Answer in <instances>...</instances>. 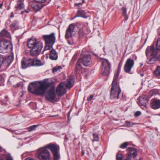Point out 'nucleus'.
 <instances>
[{
    "label": "nucleus",
    "mask_w": 160,
    "mask_h": 160,
    "mask_svg": "<svg viewBox=\"0 0 160 160\" xmlns=\"http://www.w3.org/2000/svg\"><path fill=\"white\" fill-rule=\"evenodd\" d=\"M49 86L48 83L45 81L31 82L28 87L31 93L38 95H43Z\"/></svg>",
    "instance_id": "f257e3e1"
},
{
    "label": "nucleus",
    "mask_w": 160,
    "mask_h": 160,
    "mask_svg": "<svg viewBox=\"0 0 160 160\" xmlns=\"http://www.w3.org/2000/svg\"><path fill=\"white\" fill-rule=\"evenodd\" d=\"M119 74V72L118 71L114 75L111 90L110 98L112 99H118L121 92L118 79Z\"/></svg>",
    "instance_id": "f03ea898"
},
{
    "label": "nucleus",
    "mask_w": 160,
    "mask_h": 160,
    "mask_svg": "<svg viewBox=\"0 0 160 160\" xmlns=\"http://www.w3.org/2000/svg\"><path fill=\"white\" fill-rule=\"evenodd\" d=\"M27 45L29 48L31 49L30 51V54L33 56L38 55L43 47L42 43L37 42L36 39H31L28 40Z\"/></svg>",
    "instance_id": "7ed1b4c3"
},
{
    "label": "nucleus",
    "mask_w": 160,
    "mask_h": 160,
    "mask_svg": "<svg viewBox=\"0 0 160 160\" xmlns=\"http://www.w3.org/2000/svg\"><path fill=\"white\" fill-rule=\"evenodd\" d=\"M45 148L51 151L53 156L54 160H59L60 159V147L58 145L50 143L46 145Z\"/></svg>",
    "instance_id": "20e7f679"
},
{
    "label": "nucleus",
    "mask_w": 160,
    "mask_h": 160,
    "mask_svg": "<svg viewBox=\"0 0 160 160\" xmlns=\"http://www.w3.org/2000/svg\"><path fill=\"white\" fill-rule=\"evenodd\" d=\"M47 148L45 146L38 150V157L39 160H50V153Z\"/></svg>",
    "instance_id": "39448f33"
},
{
    "label": "nucleus",
    "mask_w": 160,
    "mask_h": 160,
    "mask_svg": "<svg viewBox=\"0 0 160 160\" xmlns=\"http://www.w3.org/2000/svg\"><path fill=\"white\" fill-rule=\"evenodd\" d=\"M10 42L8 39H0V52L5 53L8 52V49L11 47Z\"/></svg>",
    "instance_id": "423d86ee"
},
{
    "label": "nucleus",
    "mask_w": 160,
    "mask_h": 160,
    "mask_svg": "<svg viewBox=\"0 0 160 160\" xmlns=\"http://www.w3.org/2000/svg\"><path fill=\"white\" fill-rule=\"evenodd\" d=\"M110 64L108 61L104 59L102 62V74L103 76L108 75L110 73Z\"/></svg>",
    "instance_id": "0eeeda50"
},
{
    "label": "nucleus",
    "mask_w": 160,
    "mask_h": 160,
    "mask_svg": "<svg viewBox=\"0 0 160 160\" xmlns=\"http://www.w3.org/2000/svg\"><path fill=\"white\" fill-rule=\"evenodd\" d=\"M43 38L45 43L50 45H53L56 40V37L54 32H52L49 35H44Z\"/></svg>",
    "instance_id": "6e6552de"
},
{
    "label": "nucleus",
    "mask_w": 160,
    "mask_h": 160,
    "mask_svg": "<svg viewBox=\"0 0 160 160\" xmlns=\"http://www.w3.org/2000/svg\"><path fill=\"white\" fill-rule=\"evenodd\" d=\"M134 61L131 58H128L126 61L124 67V71L130 73L132 68L134 66Z\"/></svg>",
    "instance_id": "1a4fd4ad"
},
{
    "label": "nucleus",
    "mask_w": 160,
    "mask_h": 160,
    "mask_svg": "<svg viewBox=\"0 0 160 160\" xmlns=\"http://www.w3.org/2000/svg\"><path fill=\"white\" fill-rule=\"evenodd\" d=\"M78 60H80L81 63L85 67L90 66L92 63L91 56L89 55H85L82 58H80Z\"/></svg>",
    "instance_id": "9d476101"
},
{
    "label": "nucleus",
    "mask_w": 160,
    "mask_h": 160,
    "mask_svg": "<svg viewBox=\"0 0 160 160\" xmlns=\"http://www.w3.org/2000/svg\"><path fill=\"white\" fill-rule=\"evenodd\" d=\"M65 85V82H62L60 83L57 86L56 89V93L58 96H61L66 93V90Z\"/></svg>",
    "instance_id": "9b49d317"
},
{
    "label": "nucleus",
    "mask_w": 160,
    "mask_h": 160,
    "mask_svg": "<svg viewBox=\"0 0 160 160\" xmlns=\"http://www.w3.org/2000/svg\"><path fill=\"white\" fill-rule=\"evenodd\" d=\"M74 28V24L72 23L69 25L66 31L65 38L66 39H69L73 36Z\"/></svg>",
    "instance_id": "f8f14e48"
},
{
    "label": "nucleus",
    "mask_w": 160,
    "mask_h": 160,
    "mask_svg": "<svg viewBox=\"0 0 160 160\" xmlns=\"http://www.w3.org/2000/svg\"><path fill=\"white\" fill-rule=\"evenodd\" d=\"M153 54L150 55L147 58V62L148 64H151L154 63L156 62L158 60V52H152Z\"/></svg>",
    "instance_id": "ddd939ff"
},
{
    "label": "nucleus",
    "mask_w": 160,
    "mask_h": 160,
    "mask_svg": "<svg viewBox=\"0 0 160 160\" xmlns=\"http://www.w3.org/2000/svg\"><path fill=\"white\" fill-rule=\"evenodd\" d=\"M32 59L28 58H24L21 61L22 68L25 69L28 67L32 66Z\"/></svg>",
    "instance_id": "4468645a"
},
{
    "label": "nucleus",
    "mask_w": 160,
    "mask_h": 160,
    "mask_svg": "<svg viewBox=\"0 0 160 160\" xmlns=\"http://www.w3.org/2000/svg\"><path fill=\"white\" fill-rule=\"evenodd\" d=\"M138 104L140 106H143L147 107V104L148 101V99L146 96H143L139 97Z\"/></svg>",
    "instance_id": "2eb2a0df"
},
{
    "label": "nucleus",
    "mask_w": 160,
    "mask_h": 160,
    "mask_svg": "<svg viewBox=\"0 0 160 160\" xmlns=\"http://www.w3.org/2000/svg\"><path fill=\"white\" fill-rule=\"evenodd\" d=\"M56 97L54 90L53 89H49L48 92V94L46 96V98L49 101L54 100Z\"/></svg>",
    "instance_id": "dca6fc26"
},
{
    "label": "nucleus",
    "mask_w": 160,
    "mask_h": 160,
    "mask_svg": "<svg viewBox=\"0 0 160 160\" xmlns=\"http://www.w3.org/2000/svg\"><path fill=\"white\" fill-rule=\"evenodd\" d=\"M6 38L11 39L10 34L7 30L3 29L0 33V39H7Z\"/></svg>",
    "instance_id": "f3484780"
},
{
    "label": "nucleus",
    "mask_w": 160,
    "mask_h": 160,
    "mask_svg": "<svg viewBox=\"0 0 160 160\" xmlns=\"http://www.w3.org/2000/svg\"><path fill=\"white\" fill-rule=\"evenodd\" d=\"M78 17H82L84 18H87L90 16V13L88 12H86L83 10H79L77 11Z\"/></svg>",
    "instance_id": "a211bd4d"
},
{
    "label": "nucleus",
    "mask_w": 160,
    "mask_h": 160,
    "mask_svg": "<svg viewBox=\"0 0 160 160\" xmlns=\"http://www.w3.org/2000/svg\"><path fill=\"white\" fill-rule=\"evenodd\" d=\"M29 5L36 11L40 10L43 7L42 5H39L36 4L35 2H29Z\"/></svg>",
    "instance_id": "6ab92c4d"
},
{
    "label": "nucleus",
    "mask_w": 160,
    "mask_h": 160,
    "mask_svg": "<svg viewBox=\"0 0 160 160\" xmlns=\"http://www.w3.org/2000/svg\"><path fill=\"white\" fill-rule=\"evenodd\" d=\"M49 58L52 60H57L58 58V54L55 50L53 49L50 51Z\"/></svg>",
    "instance_id": "aec40b11"
},
{
    "label": "nucleus",
    "mask_w": 160,
    "mask_h": 160,
    "mask_svg": "<svg viewBox=\"0 0 160 160\" xmlns=\"http://www.w3.org/2000/svg\"><path fill=\"white\" fill-rule=\"evenodd\" d=\"M157 52V50L154 48L153 45H152L150 47H148L146 50V55L147 57H148L149 54H153L152 52Z\"/></svg>",
    "instance_id": "412c9836"
},
{
    "label": "nucleus",
    "mask_w": 160,
    "mask_h": 160,
    "mask_svg": "<svg viewBox=\"0 0 160 160\" xmlns=\"http://www.w3.org/2000/svg\"><path fill=\"white\" fill-rule=\"evenodd\" d=\"M74 79L72 77H70L67 79V83H65V87L69 90L73 86L74 83Z\"/></svg>",
    "instance_id": "4be33fe9"
},
{
    "label": "nucleus",
    "mask_w": 160,
    "mask_h": 160,
    "mask_svg": "<svg viewBox=\"0 0 160 160\" xmlns=\"http://www.w3.org/2000/svg\"><path fill=\"white\" fill-rule=\"evenodd\" d=\"M128 150L130 151L128 156L130 158H135L137 155V151L136 150L132 148H128Z\"/></svg>",
    "instance_id": "5701e85b"
},
{
    "label": "nucleus",
    "mask_w": 160,
    "mask_h": 160,
    "mask_svg": "<svg viewBox=\"0 0 160 160\" xmlns=\"http://www.w3.org/2000/svg\"><path fill=\"white\" fill-rule=\"evenodd\" d=\"M32 66H40L43 64L40 60L36 58L32 59Z\"/></svg>",
    "instance_id": "b1692460"
},
{
    "label": "nucleus",
    "mask_w": 160,
    "mask_h": 160,
    "mask_svg": "<svg viewBox=\"0 0 160 160\" xmlns=\"http://www.w3.org/2000/svg\"><path fill=\"white\" fill-rule=\"evenodd\" d=\"M152 108L154 109L160 108V100H156L152 102L151 104Z\"/></svg>",
    "instance_id": "393cba45"
},
{
    "label": "nucleus",
    "mask_w": 160,
    "mask_h": 160,
    "mask_svg": "<svg viewBox=\"0 0 160 160\" xmlns=\"http://www.w3.org/2000/svg\"><path fill=\"white\" fill-rule=\"evenodd\" d=\"M24 7V3L22 1L19 0L17 2V3L15 8L16 10H20L23 9Z\"/></svg>",
    "instance_id": "a878e982"
},
{
    "label": "nucleus",
    "mask_w": 160,
    "mask_h": 160,
    "mask_svg": "<svg viewBox=\"0 0 160 160\" xmlns=\"http://www.w3.org/2000/svg\"><path fill=\"white\" fill-rule=\"evenodd\" d=\"M81 63L80 62V60H78L76 65V69L75 72L76 73V74H77L78 72H80L82 68Z\"/></svg>",
    "instance_id": "bb28decb"
},
{
    "label": "nucleus",
    "mask_w": 160,
    "mask_h": 160,
    "mask_svg": "<svg viewBox=\"0 0 160 160\" xmlns=\"http://www.w3.org/2000/svg\"><path fill=\"white\" fill-rule=\"evenodd\" d=\"M154 75L158 78H160V66H158L154 71Z\"/></svg>",
    "instance_id": "cd10ccee"
},
{
    "label": "nucleus",
    "mask_w": 160,
    "mask_h": 160,
    "mask_svg": "<svg viewBox=\"0 0 160 160\" xmlns=\"http://www.w3.org/2000/svg\"><path fill=\"white\" fill-rule=\"evenodd\" d=\"M93 137V139L92 140V141L93 142H98L99 141V138L98 134L95 133L92 134Z\"/></svg>",
    "instance_id": "c85d7f7f"
},
{
    "label": "nucleus",
    "mask_w": 160,
    "mask_h": 160,
    "mask_svg": "<svg viewBox=\"0 0 160 160\" xmlns=\"http://www.w3.org/2000/svg\"><path fill=\"white\" fill-rule=\"evenodd\" d=\"M62 69V67L60 66L56 67L53 68V73H55V72H58V71L60 72V70H61Z\"/></svg>",
    "instance_id": "c756f323"
},
{
    "label": "nucleus",
    "mask_w": 160,
    "mask_h": 160,
    "mask_svg": "<svg viewBox=\"0 0 160 160\" xmlns=\"http://www.w3.org/2000/svg\"><path fill=\"white\" fill-rule=\"evenodd\" d=\"M156 46L157 50L160 51V38L158 39Z\"/></svg>",
    "instance_id": "7c9ffc66"
},
{
    "label": "nucleus",
    "mask_w": 160,
    "mask_h": 160,
    "mask_svg": "<svg viewBox=\"0 0 160 160\" xmlns=\"http://www.w3.org/2000/svg\"><path fill=\"white\" fill-rule=\"evenodd\" d=\"M126 126L127 127H132L133 125L135 124V123L131 122H130L126 121L125 122Z\"/></svg>",
    "instance_id": "2f4dec72"
},
{
    "label": "nucleus",
    "mask_w": 160,
    "mask_h": 160,
    "mask_svg": "<svg viewBox=\"0 0 160 160\" xmlns=\"http://www.w3.org/2000/svg\"><path fill=\"white\" fill-rule=\"evenodd\" d=\"M128 145L127 142H125L122 144L120 146V147L122 149H124L126 148Z\"/></svg>",
    "instance_id": "473e14b6"
},
{
    "label": "nucleus",
    "mask_w": 160,
    "mask_h": 160,
    "mask_svg": "<svg viewBox=\"0 0 160 160\" xmlns=\"http://www.w3.org/2000/svg\"><path fill=\"white\" fill-rule=\"evenodd\" d=\"M37 127V125H33L29 127L28 128L29 131L31 132L32 130H34Z\"/></svg>",
    "instance_id": "72a5a7b5"
},
{
    "label": "nucleus",
    "mask_w": 160,
    "mask_h": 160,
    "mask_svg": "<svg viewBox=\"0 0 160 160\" xmlns=\"http://www.w3.org/2000/svg\"><path fill=\"white\" fill-rule=\"evenodd\" d=\"M46 45L44 48V51L49 50L50 48H51L52 47L53 45H48L47 43H45Z\"/></svg>",
    "instance_id": "f704fd0d"
},
{
    "label": "nucleus",
    "mask_w": 160,
    "mask_h": 160,
    "mask_svg": "<svg viewBox=\"0 0 160 160\" xmlns=\"http://www.w3.org/2000/svg\"><path fill=\"white\" fill-rule=\"evenodd\" d=\"M122 155L119 154L117 155V160H122Z\"/></svg>",
    "instance_id": "c9c22d12"
},
{
    "label": "nucleus",
    "mask_w": 160,
    "mask_h": 160,
    "mask_svg": "<svg viewBox=\"0 0 160 160\" xmlns=\"http://www.w3.org/2000/svg\"><path fill=\"white\" fill-rule=\"evenodd\" d=\"M18 22L17 21H14L11 25L12 28H14L18 24Z\"/></svg>",
    "instance_id": "e433bc0d"
},
{
    "label": "nucleus",
    "mask_w": 160,
    "mask_h": 160,
    "mask_svg": "<svg viewBox=\"0 0 160 160\" xmlns=\"http://www.w3.org/2000/svg\"><path fill=\"white\" fill-rule=\"evenodd\" d=\"M12 62V61L11 60H10L8 58H7L4 61V62H7L8 63V65H9Z\"/></svg>",
    "instance_id": "4c0bfd02"
},
{
    "label": "nucleus",
    "mask_w": 160,
    "mask_h": 160,
    "mask_svg": "<svg viewBox=\"0 0 160 160\" xmlns=\"http://www.w3.org/2000/svg\"><path fill=\"white\" fill-rule=\"evenodd\" d=\"M36 2L39 3H43L45 2L46 0H34Z\"/></svg>",
    "instance_id": "58836bf2"
},
{
    "label": "nucleus",
    "mask_w": 160,
    "mask_h": 160,
    "mask_svg": "<svg viewBox=\"0 0 160 160\" xmlns=\"http://www.w3.org/2000/svg\"><path fill=\"white\" fill-rule=\"evenodd\" d=\"M82 3H75V5L78 7V9H80L82 7Z\"/></svg>",
    "instance_id": "ea45409f"
},
{
    "label": "nucleus",
    "mask_w": 160,
    "mask_h": 160,
    "mask_svg": "<svg viewBox=\"0 0 160 160\" xmlns=\"http://www.w3.org/2000/svg\"><path fill=\"white\" fill-rule=\"evenodd\" d=\"M141 114V112L140 111H137L134 114V116L135 117H138L140 116Z\"/></svg>",
    "instance_id": "a19ab883"
},
{
    "label": "nucleus",
    "mask_w": 160,
    "mask_h": 160,
    "mask_svg": "<svg viewBox=\"0 0 160 160\" xmlns=\"http://www.w3.org/2000/svg\"><path fill=\"white\" fill-rule=\"evenodd\" d=\"M84 34V33L83 31H82L81 30H80L79 31V35L80 37H83Z\"/></svg>",
    "instance_id": "79ce46f5"
},
{
    "label": "nucleus",
    "mask_w": 160,
    "mask_h": 160,
    "mask_svg": "<svg viewBox=\"0 0 160 160\" xmlns=\"http://www.w3.org/2000/svg\"><path fill=\"white\" fill-rule=\"evenodd\" d=\"M93 97V95H90L89 97L87 99V101H91Z\"/></svg>",
    "instance_id": "37998d69"
},
{
    "label": "nucleus",
    "mask_w": 160,
    "mask_h": 160,
    "mask_svg": "<svg viewBox=\"0 0 160 160\" xmlns=\"http://www.w3.org/2000/svg\"><path fill=\"white\" fill-rule=\"evenodd\" d=\"M80 72L82 73L86 72V69L82 68Z\"/></svg>",
    "instance_id": "c03bdc74"
},
{
    "label": "nucleus",
    "mask_w": 160,
    "mask_h": 160,
    "mask_svg": "<svg viewBox=\"0 0 160 160\" xmlns=\"http://www.w3.org/2000/svg\"><path fill=\"white\" fill-rule=\"evenodd\" d=\"M122 10L124 12L125 14L126 13V9L125 8L123 7L122 8Z\"/></svg>",
    "instance_id": "a18cd8bd"
},
{
    "label": "nucleus",
    "mask_w": 160,
    "mask_h": 160,
    "mask_svg": "<svg viewBox=\"0 0 160 160\" xmlns=\"http://www.w3.org/2000/svg\"><path fill=\"white\" fill-rule=\"evenodd\" d=\"M7 160H13V159L11 156H9L7 158Z\"/></svg>",
    "instance_id": "49530a36"
},
{
    "label": "nucleus",
    "mask_w": 160,
    "mask_h": 160,
    "mask_svg": "<svg viewBox=\"0 0 160 160\" xmlns=\"http://www.w3.org/2000/svg\"><path fill=\"white\" fill-rule=\"evenodd\" d=\"M10 17L11 18H13L14 17V14H13V12H12V13H11V16H10Z\"/></svg>",
    "instance_id": "de8ad7c7"
},
{
    "label": "nucleus",
    "mask_w": 160,
    "mask_h": 160,
    "mask_svg": "<svg viewBox=\"0 0 160 160\" xmlns=\"http://www.w3.org/2000/svg\"><path fill=\"white\" fill-rule=\"evenodd\" d=\"M24 12H27V13H29L30 12V10H25Z\"/></svg>",
    "instance_id": "09e8293b"
},
{
    "label": "nucleus",
    "mask_w": 160,
    "mask_h": 160,
    "mask_svg": "<svg viewBox=\"0 0 160 160\" xmlns=\"http://www.w3.org/2000/svg\"><path fill=\"white\" fill-rule=\"evenodd\" d=\"M158 60L160 63V54L158 55Z\"/></svg>",
    "instance_id": "8fccbe9b"
},
{
    "label": "nucleus",
    "mask_w": 160,
    "mask_h": 160,
    "mask_svg": "<svg viewBox=\"0 0 160 160\" xmlns=\"http://www.w3.org/2000/svg\"><path fill=\"white\" fill-rule=\"evenodd\" d=\"M8 98V97L7 96H6L5 97V99H4L5 101H6L8 100V99H7Z\"/></svg>",
    "instance_id": "3c124183"
},
{
    "label": "nucleus",
    "mask_w": 160,
    "mask_h": 160,
    "mask_svg": "<svg viewBox=\"0 0 160 160\" xmlns=\"http://www.w3.org/2000/svg\"><path fill=\"white\" fill-rule=\"evenodd\" d=\"M3 2L1 4H0V8H2V6Z\"/></svg>",
    "instance_id": "603ef678"
},
{
    "label": "nucleus",
    "mask_w": 160,
    "mask_h": 160,
    "mask_svg": "<svg viewBox=\"0 0 160 160\" xmlns=\"http://www.w3.org/2000/svg\"><path fill=\"white\" fill-rule=\"evenodd\" d=\"M78 17V15H77H77L76 16H75L72 19H74L75 18H76V17Z\"/></svg>",
    "instance_id": "864d4df0"
},
{
    "label": "nucleus",
    "mask_w": 160,
    "mask_h": 160,
    "mask_svg": "<svg viewBox=\"0 0 160 160\" xmlns=\"http://www.w3.org/2000/svg\"><path fill=\"white\" fill-rule=\"evenodd\" d=\"M2 77L1 75H0V81L2 80Z\"/></svg>",
    "instance_id": "5fc2aeb1"
},
{
    "label": "nucleus",
    "mask_w": 160,
    "mask_h": 160,
    "mask_svg": "<svg viewBox=\"0 0 160 160\" xmlns=\"http://www.w3.org/2000/svg\"><path fill=\"white\" fill-rule=\"evenodd\" d=\"M84 154V151H82V155H83Z\"/></svg>",
    "instance_id": "6e6d98bb"
},
{
    "label": "nucleus",
    "mask_w": 160,
    "mask_h": 160,
    "mask_svg": "<svg viewBox=\"0 0 160 160\" xmlns=\"http://www.w3.org/2000/svg\"><path fill=\"white\" fill-rule=\"evenodd\" d=\"M85 2V1H84V0H83L82 1V3H83Z\"/></svg>",
    "instance_id": "4d7b16f0"
},
{
    "label": "nucleus",
    "mask_w": 160,
    "mask_h": 160,
    "mask_svg": "<svg viewBox=\"0 0 160 160\" xmlns=\"http://www.w3.org/2000/svg\"><path fill=\"white\" fill-rule=\"evenodd\" d=\"M24 11H22V12H21V14H23V13H24Z\"/></svg>",
    "instance_id": "13d9d810"
},
{
    "label": "nucleus",
    "mask_w": 160,
    "mask_h": 160,
    "mask_svg": "<svg viewBox=\"0 0 160 160\" xmlns=\"http://www.w3.org/2000/svg\"><path fill=\"white\" fill-rule=\"evenodd\" d=\"M56 116H50V117H55Z\"/></svg>",
    "instance_id": "bf43d9fd"
},
{
    "label": "nucleus",
    "mask_w": 160,
    "mask_h": 160,
    "mask_svg": "<svg viewBox=\"0 0 160 160\" xmlns=\"http://www.w3.org/2000/svg\"><path fill=\"white\" fill-rule=\"evenodd\" d=\"M68 43H69V44H71L69 42V41H68Z\"/></svg>",
    "instance_id": "052dcab7"
},
{
    "label": "nucleus",
    "mask_w": 160,
    "mask_h": 160,
    "mask_svg": "<svg viewBox=\"0 0 160 160\" xmlns=\"http://www.w3.org/2000/svg\"><path fill=\"white\" fill-rule=\"evenodd\" d=\"M141 75L142 76H143V74H141Z\"/></svg>",
    "instance_id": "680f3d73"
},
{
    "label": "nucleus",
    "mask_w": 160,
    "mask_h": 160,
    "mask_svg": "<svg viewBox=\"0 0 160 160\" xmlns=\"http://www.w3.org/2000/svg\"><path fill=\"white\" fill-rule=\"evenodd\" d=\"M80 24V23H77V25H78V24Z\"/></svg>",
    "instance_id": "e2e57ef3"
},
{
    "label": "nucleus",
    "mask_w": 160,
    "mask_h": 160,
    "mask_svg": "<svg viewBox=\"0 0 160 160\" xmlns=\"http://www.w3.org/2000/svg\"><path fill=\"white\" fill-rule=\"evenodd\" d=\"M128 19V18L126 19V20H127Z\"/></svg>",
    "instance_id": "0e129e2a"
}]
</instances>
